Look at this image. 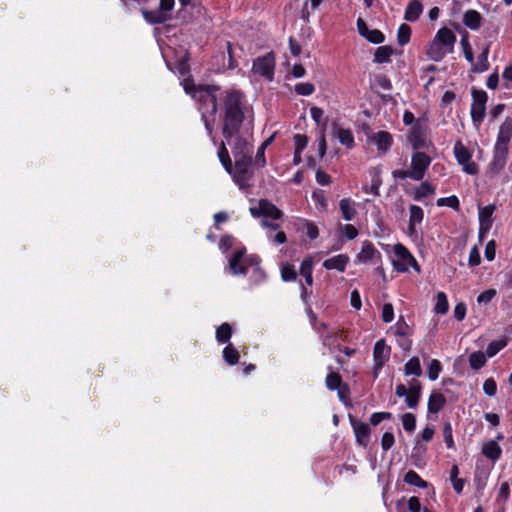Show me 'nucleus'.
Masks as SVG:
<instances>
[{
  "instance_id": "4c0bfd02",
  "label": "nucleus",
  "mask_w": 512,
  "mask_h": 512,
  "mask_svg": "<svg viewBox=\"0 0 512 512\" xmlns=\"http://www.w3.org/2000/svg\"><path fill=\"white\" fill-rule=\"evenodd\" d=\"M232 335V328L228 323H223L216 330V339L219 343H226Z\"/></svg>"
},
{
  "instance_id": "774afa93",
  "label": "nucleus",
  "mask_w": 512,
  "mask_h": 512,
  "mask_svg": "<svg viewBox=\"0 0 512 512\" xmlns=\"http://www.w3.org/2000/svg\"><path fill=\"white\" fill-rule=\"evenodd\" d=\"M350 303L353 308L360 310L362 307V301L360 293L357 290H353L350 294Z\"/></svg>"
},
{
  "instance_id": "6e6d98bb",
  "label": "nucleus",
  "mask_w": 512,
  "mask_h": 512,
  "mask_svg": "<svg viewBox=\"0 0 512 512\" xmlns=\"http://www.w3.org/2000/svg\"><path fill=\"white\" fill-rule=\"evenodd\" d=\"M483 391L489 397L494 396L497 391V384L495 380L492 378L486 379L483 383Z\"/></svg>"
},
{
  "instance_id": "6e6552de",
  "label": "nucleus",
  "mask_w": 512,
  "mask_h": 512,
  "mask_svg": "<svg viewBox=\"0 0 512 512\" xmlns=\"http://www.w3.org/2000/svg\"><path fill=\"white\" fill-rule=\"evenodd\" d=\"M174 5L175 0H160L158 9L151 11L142 9V15L150 24L163 23L171 18Z\"/></svg>"
},
{
  "instance_id": "393cba45",
  "label": "nucleus",
  "mask_w": 512,
  "mask_h": 512,
  "mask_svg": "<svg viewBox=\"0 0 512 512\" xmlns=\"http://www.w3.org/2000/svg\"><path fill=\"white\" fill-rule=\"evenodd\" d=\"M422 12H423L422 4L419 1L414 0V1H411L407 5V7L405 9L404 18L406 21L414 22L420 17Z\"/></svg>"
},
{
  "instance_id": "7c9ffc66",
  "label": "nucleus",
  "mask_w": 512,
  "mask_h": 512,
  "mask_svg": "<svg viewBox=\"0 0 512 512\" xmlns=\"http://www.w3.org/2000/svg\"><path fill=\"white\" fill-rule=\"evenodd\" d=\"M420 397V386L415 383L409 388L405 396V402L409 408H415L418 405Z\"/></svg>"
},
{
  "instance_id": "2f4dec72",
  "label": "nucleus",
  "mask_w": 512,
  "mask_h": 512,
  "mask_svg": "<svg viewBox=\"0 0 512 512\" xmlns=\"http://www.w3.org/2000/svg\"><path fill=\"white\" fill-rule=\"evenodd\" d=\"M490 46L489 44H485L482 48L481 54L478 57V62L474 65L473 70L476 72H483L488 69V54H489Z\"/></svg>"
},
{
  "instance_id": "ea45409f",
  "label": "nucleus",
  "mask_w": 512,
  "mask_h": 512,
  "mask_svg": "<svg viewBox=\"0 0 512 512\" xmlns=\"http://www.w3.org/2000/svg\"><path fill=\"white\" fill-rule=\"evenodd\" d=\"M223 358L228 364L234 365L238 363L239 353L231 344H229L223 350Z\"/></svg>"
},
{
  "instance_id": "c85d7f7f",
  "label": "nucleus",
  "mask_w": 512,
  "mask_h": 512,
  "mask_svg": "<svg viewBox=\"0 0 512 512\" xmlns=\"http://www.w3.org/2000/svg\"><path fill=\"white\" fill-rule=\"evenodd\" d=\"M325 383H326V387L329 390L338 389V396H339L340 400L344 399V394L341 389V377L339 374L334 373V372L329 373L326 377Z\"/></svg>"
},
{
  "instance_id": "49530a36",
  "label": "nucleus",
  "mask_w": 512,
  "mask_h": 512,
  "mask_svg": "<svg viewBox=\"0 0 512 512\" xmlns=\"http://www.w3.org/2000/svg\"><path fill=\"white\" fill-rule=\"evenodd\" d=\"M507 345L506 340H496L488 344L486 349L487 357L495 356L500 350H502Z\"/></svg>"
},
{
  "instance_id": "b1692460",
  "label": "nucleus",
  "mask_w": 512,
  "mask_h": 512,
  "mask_svg": "<svg viewBox=\"0 0 512 512\" xmlns=\"http://www.w3.org/2000/svg\"><path fill=\"white\" fill-rule=\"evenodd\" d=\"M334 135L338 138L339 142L348 149L354 147V136L350 129H344L339 126L333 127Z\"/></svg>"
},
{
  "instance_id": "39448f33",
  "label": "nucleus",
  "mask_w": 512,
  "mask_h": 512,
  "mask_svg": "<svg viewBox=\"0 0 512 512\" xmlns=\"http://www.w3.org/2000/svg\"><path fill=\"white\" fill-rule=\"evenodd\" d=\"M225 113L226 117L224 129L229 131L230 128L233 130L239 128L243 119L241 94L239 92L232 91L227 94L225 101Z\"/></svg>"
},
{
  "instance_id": "69168bd1",
  "label": "nucleus",
  "mask_w": 512,
  "mask_h": 512,
  "mask_svg": "<svg viewBox=\"0 0 512 512\" xmlns=\"http://www.w3.org/2000/svg\"><path fill=\"white\" fill-rule=\"evenodd\" d=\"M394 441V435L390 432H385L381 439L382 448L385 451L389 450L393 446Z\"/></svg>"
},
{
  "instance_id": "8fccbe9b",
  "label": "nucleus",
  "mask_w": 512,
  "mask_h": 512,
  "mask_svg": "<svg viewBox=\"0 0 512 512\" xmlns=\"http://www.w3.org/2000/svg\"><path fill=\"white\" fill-rule=\"evenodd\" d=\"M297 273L294 267L290 264H283L281 267V278L283 281H294L296 279Z\"/></svg>"
},
{
  "instance_id": "f8f14e48",
  "label": "nucleus",
  "mask_w": 512,
  "mask_h": 512,
  "mask_svg": "<svg viewBox=\"0 0 512 512\" xmlns=\"http://www.w3.org/2000/svg\"><path fill=\"white\" fill-rule=\"evenodd\" d=\"M252 70L255 74L264 77L268 81H272L275 70V57L273 53H267L256 58L253 62Z\"/></svg>"
},
{
  "instance_id": "c03bdc74",
  "label": "nucleus",
  "mask_w": 512,
  "mask_h": 512,
  "mask_svg": "<svg viewBox=\"0 0 512 512\" xmlns=\"http://www.w3.org/2000/svg\"><path fill=\"white\" fill-rule=\"evenodd\" d=\"M323 0H306L302 8V18L308 19L312 11L319 8Z\"/></svg>"
},
{
  "instance_id": "0e129e2a",
  "label": "nucleus",
  "mask_w": 512,
  "mask_h": 512,
  "mask_svg": "<svg viewBox=\"0 0 512 512\" xmlns=\"http://www.w3.org/2000/svg\"><path fill=\"white\" fill-rule=\"evenodd\" d=\"M390 418H391V413H389V412H376L371 415L370 422L372 425L376 426L383 420L390 419Z\"/></svg>"
},
{
  "instance_id": "a18cd8bd",
  "label": "nucleus",
  "mask_w": 512,
  "mask_h": 512,
  "mask_svg": "<svg viewBox=\"0 0 512 512\" xmlns=\"http://www.w3.org/2000/svg\"><path fill=\"white\" fill-rule=\"evenodd\" d=\"M411 37V28L407 24H401L397 31V40L400 45H406Z\"/></svg>"
},
{
  "instance_id": "338daca9",
  "label": "nucleus",
  "mask_w": 512,
  "mask_h": 512,
  "mask_svg": "<svg viewBox=\"0 0 512 512\" xmlns=\"http://www.w3.org/2000/svg\"><path fill=\"white\" fill-rule=\"evenodd\" d=\"M313 271V262L311 258L305 259L300 266V274L304 277L306 275L312 274Z\"/></svg>"
},
{
  "instance_id": "37998d69",
  "label": "nucleus",
  "mask_w": 512,
  "mask_h": 512,
  "mask_svg": "<svg viewBox=\"0 0 512 512\" xmlns=\"http://www.w3.org/2000/svg\"><path fill=\"white\" fill-rule=\"evenodd\" d=\"M458 474H459L458 466L453 465L451 468V471H450V479H451L452 486H453L454 490L457 493H460L463 490L464 482L462 479L458 478Z\"/></svg>"
},
{
  "instance_id": "bb28decb",
  "label": "nucleus",
  "mask_w": 512,
  "mask_h": 512,
  "mask_svg": "<svg viewBox=\"0 0 512 512\" xmlns=\"http://www.w3.org/2000/svg\"><path fill=\"white\" fill-rule=\"evenodd\" d=\"M482 453L492 461L500 458L502 450L496 441L490 440L483 444Z\"/></svg>"
},
{
  "instance_id": "680f3d73",
  "label": "nucleus",
  "mask_w": 512,
  "mask_h": 512,
  "mask_svg": "<svg viewBox=\"0 0 512 512\" xmlns=\"http://www.w3.org/2000/svg\"><path fill=\"white\" fill-rule=\"evenodd\" d=\"M366 39L371 43L380 44L384 41V35L379 30L373 29L366 34Z\"/></svg>"
},
{
  "instance_id": "9b49d317",
  "label": "nucleus",
  "mask_w": 512,
  "mask_h": 512,
  "mask_svg": "<svg viewBox=\"0 0 512 512\" xmlns=\"http://www.w3.org/2000/svg\"><path fill=\"white\" fill-rule=\"evenodd\" d=\"M427 119L425 117L416 120L409 136L414 149L428 148L431 142L427 139Z\"/></svg>"
},
{
  "instance_id": "3c124183",
  "label": "nucleus",
  "mask_w": 512,
  "mask_h": 512,
  "mask_svg": "<svg viewBox=\"0 0 512 512\" xmlns=\"http://www.w3.org/2000/svg\"><path fill=\"white\" fill-rule=\"evenodd\" d=\"M315 91V87L312 83L302 82L295 85V92L298 95L309 96L313 94Z\"/></svg>"
},
{
  "instance_id": "cd10ccee",
  "label": "nucleus",
  "mask_w": 512,
  "mask_h": 512,
  "mask_svg": "<svg viewBox=\"0 0 512 512\" xmlns=\"http://www.w3.org/2000/svg\"><path fill=\"white\" fill-rule=\"evenodd\" d=\"M445 403V397L439 392H434L430 395L428 400V411L430 413H438Z\"/></svg>"
},
{
  "instance_id": "f03ea898",
  "label": "nucleus",
  "mask_w": 512,
  "mask_h": 512,
  "mask_svg": "<svg viewBox=\"0 0 512 512\" xmlns=\"http://www.w3.org/2000/svg\"><path fill=\"white\" fill-rule=\"evenodd\" d=\"M249 211L254 218H263L261 225L267 230L269 240L276 244L286 242V235L283 231H278L274 236L272 235L273 231L278 230L279 225L269 222L268 219L277 220L282 215L281 211L274 204L267 200H260L255 206L250 207Z\"/></svg>"
},
{
  "instance_id": "4468645a",
  "label": "nucleus",
  "mask_w": 512,
  "mask_h": 512,
  "mask_svg": "<svg viewBox=\"0 0 512 512\" xmlns=\"http://www.w3.org/2000/svg\"><path fill=\"white\" fill-rule=\"evenodd\" d=\"M381 261V253L375 246L369 242L364 241L361 245L360 251L355 257L356 264H377Z\"/></svg>"
},
{
  "instance_id": "9d476101",
  "label": "nucleus",
  "mask_w": 512,
  "mask_h": 512,
  "mask_svg": "<svg viewBox=\"0 0 512 512\" xmlns=\"http://www.w3.org/2000/svg\"><path fill=\"white\" fill-rule=\"evenodd\" d=\"M471 104V118L476 129H479L486 111L487 94L483 90H473Z\"/></svg>"
},
{
  "instance_id": "c9c22d12",
  "label": "nucleus",
  "mask_w": 512,
  "mask_h": 512,
  "mask_svg": "<svg viewBox=\"0 0 512 512\" xmlns=\"http://www.w3.org/2000/svg\"><path fill=\"white\" fill-rule=\"evenodd\" d=\"M392 54H393V49L391 47L380 46L375 51L374 61L377 63L388 62Z\"/></svg>"
},
{
  "instance_id": "58836bf2",
  "label": "nucleus",
  "mask_w": 512,
  "mask_h": 512,
  "mask_svg": "<svg viewBox=\"0 0 512 512\" xmlns=\"http://www.w3.org/2000/svg\"><path fill=\"white\" fill-rule=\"evenodd\" d=\"M486 356H487L486 354H484L483 352H480V351L473 352L469 356V364H470L471 368L474 370H478V369L482 368L485 365Z\"/></svg>"
},
{
  "instance_id": "052dcab7",
  "label": "nucleus",
  "mask_w": 512,
  "mask_h": 512,
  "mask_svg": "<svg viewBox=\"0 0 512 512\" xmlns=\"http://www.w3.org/2000/svg\"><path fill=\"white\" fill-rule=\"evenodd\" d=\"M496 296V290L488 289L482 293H480L477 297V302L479 304H487Z\"/></svg>"
},
{
  "instance_id": "e2e57ef3",
  "label": "nucleus",
  "mask_w": 512,
  "mask_h": 512,
  "mask_svg": "<svg viewBox=\"0 0 512 512\" xmlns=\"http://www.w3.org/2000/svg\"><path fill=\"white\" fill-rule=\"evenodd\" d=\"M341 232L349 240L356 238L358 235V230L351 224L343 225Z\"/></svg>"
},
{
  "instance_id": "f3484780",
  "label": "nucleus",
  "mask_w": 512,
  "mask_h": 512,
  "mask_svg": "<svg viewBox=\"0 0 512 512\" xmlns=\"http://www.w3.org/2000/svg\"><path fill=\"white\" fill-rule=\"evenodd\" d=\"M495 211L494 205H487L484 207L479 206L478 219H479V233L481 236L486 234L493 223V213Z\"/></svg>"
},
{
  "instance_id": "473e14b6",
  "label": "nucleus",
  "mask_w": 512,
  "mask_h": 512,
  "mask_svg": "<svg viewBox=\"0 0 512 512\" xmlns=\"http://www.w3.org/2000/svg\"><path fill=\"white\" fill-rule=\"evenodd\" d=\"M339 206H340L342 216L346 221H350L354 218L356 211H355L354 207L352 206V202L350 199L344 198V199L340 200Z\"/></svg>"
},
{
  "instance_id": "bf43d9fd",
  "label": "nucleus",
  "mask_w": 512,
  "mask_h": 512,
  "mask_svg": "<svg viewBox=\"0 0 512 512\" xmlns=\"http://www.w3.org/2000/svg\"><path fill=\"white\" fill-rule=\"evenodd\" d=\"M509 496H510V486H509L508 482H503L499 488L497 501L501 502V503H505L507 501V499L509 498Z\"/></svg>"
},
{
  "instance_id": "a19ab883",
  "label": "nucleus",
  "mask_w": 512,
  "mask_h": 512,
  "mask_svg": "<svg viewBox=\"0 0 512 512\" xmlns=\"http://www.w3.org/2000/svg\"><path fill=\"white\" fill-rule=\"evenodd\" d=\"M434 193V187L428 182L422 183L414 192L415 200H422L423 198L432 195Z\"/></svg>"
},
{
  "instance_id": "09e8293b",
  "label": "nucleus",
  "mask_w": 512,
  "mask_h": 512,
  "mask_svg": "<svg viewBox=\"0 0 512 512\" xmlns=\"http://www.w3.org/2000/svg\"><path fill=\"white\" fill-rule=\"evenodd\" d=\"M312 198L319 210H321V211L327 210V206H328L327 199H326L323 191H321V190L314 191L312 194Z\"/></svg>"
},
{
  "instance_id": "aec40b11",
  "label": "nucleus",
  "mask_w": 512,
  "mask_h": 512,
  "mask_svg": "<svg viewBox=\"0 0 512 512\" xmlns=\"http://www.w3.org/2000/svg\"><path fill=\"white\" fill-rule=\"evenodd\" d=\"M349 261L350 257L347 254H338L326 259L323 262V267L327 270H336L338 272H344Z\"/></svg>"
},
{
  "instance_id": "7ed1b4c3",
  "label": "nucleus",
  "mask_w": 512,
  "mask_h": 512,
  "mask_svg": "<svg viewBox=\"0 0 512 512\" xmlns=\"http://www.w3.org/2000/svg\"><path fill=\"white\" fill-rule=\"evenodd\" d=\"M218 157L225 170L232 176L234 182L240 189L249 187V181L253 177L252 158L236 160L235 166H232L228 150L222 144L218 151Z\"/></svg>"
},
{
  "instance_id": "4be33fe9",
  "label": "nucleus",
  "mask_w": 512,
  "mask_h": 512,
  "mask_svg": "<svg viewBox=\"0 0 512 512\" xmlns=\"http://www.w3.org/2000/svg\"><path fill=\"white\" fill-rule=\"evenodd\" d=\"M508 149L494 147V156L490 164V171L493 174L501 172L506 165Z\"/></svg>"
},
{
  "instance_id": "0eeeda50",
  "label": "nucleus",
  "mask_w": 512,
  "mask_h": 512,
  "mask_svg": "<svg viewBox=\"0 0 512 512\" xmlns=\"http://www.w3.org/2000/svg\"><path fill=\"white\" fill-rule=\"evenodd\" d=\"M394 257L392 259V265L398 272H406L409 267L415 268L419 271V266L412 256V254L402 244H396L393 246Z\"/></svg>"
},
{
  "instance_id": "1a4fd4ad",
  "label": "nucleus",
  "mask_w": 512,
  "mask_h": 512,
  "mask_svg": "<svg viewBox=\"0 0 512 512\" xmlns=\"http://www.w3.org/2000/svg\"><path fill=\"white\" fill-rule=\"evenodd\" d=\"M251 266L254 270H259L256 259L252 256H246L244 249L237 251L229 260V269L234 275L247 273Z\"/></svg>"
},
{
  "instance_id": "864d4df0",
  "label": "nucleus",
  "mask_w": 512,
  "mask_h": 512,
  "mask_svg": "<svg viewBox=\"0 0 512 512\" xmlns=\"http://www.w3.org/2000/svg\"><path fill=\"white\" fill-rule=\"evenodd\" d=\"M460 44L462 46V50H463L466 60L473 64L474 56H473L472 48L469 44L467 37H463L460 41Z\"/></svg>"
},
{
  "instance_id": "5701e85b",
  "label": "nucleus",
  "mask_w": 512,
  "mask_h": 512,
  "mask_svg": "<svg viewBox=\"0 0 512 512\" xmlns=\"http://www.w3.org/2000/svg\"><path fill=\"white\" fill-rule=\"evenodd\" d=\"M424 212L421 207L417 205H411L409 207V225L408 232L409 235L416 234V226L423 221Z\"/></svg>"
},
{
  "instance_id": "423d86ee",
  "label": "nucleus",
  "mask_w": 512,
  "mask_h": 512,
  "mask_svg": "<svg viewBox=\"0 0 512 512\" xmlns=\"http://www.w3.org/2000/svg\"><path fill=\"white\" fill-rule=\"evenodd\" d=\"M227 145L231 147L234 161L252 158V147L248 141L238 135V128L223 130Z\"/></svg>"
},
{
  "instance_id": "e433bc0d",
  "label": "nucleus",
  "mask_w": 512,
  "mask_h": 512,
  "mask_svg": "<svg viewBox=\"0 0 512 512\" xmlns=\"http://www.w3.org/2000/svg\"><path fill=\"white\" fill-rule=\"evenodd\" d=\"M442 371V365L439 360L432 359L427 364V374L428 378L431 381H435L438 379L440 373Z\"/></svg>"
},
{
  "instance_id": "ddd939ff",
  "label": "nucleus",
  "mask_w": 512,
  "mask_h": 512,
  "mask_svg": "<svg viewBox=\"0 0 512 512\" xmlns=\"http://www.w3.org/2000/svg\"><path fill=\"white\" fill-rule=\"evenodd\" d=\"M431 164V158L422 152H415L411 158V179L420 181Z\"/></svg>"
},
{
  "instance_id": "2eb2a0df",
  "label": "nucleus",
  "mask_w": 512,
  "mask_h": 512,
  "mask_svg": "<svg viewBox=\"0 0 512 512\" xmlns=\"http://www.w3.org/2000/svg\"><path fill=\"white\" fill-rule=\"evenodd\" d=\"M454 154L458 161V163L462 166L464 172L470 175H475L478 173V166L471 160V154L469 151L462 145V143L457 142L454 146Z\"/></svg>"
},
{
  "instance_id": "72a5a7b5",
  "label": "nucleus",
  "mask_w": 512,
  "mask_h": 512,
  "mask_svg": "<svg viewBox=\"0 0 512 512\" xmlns=\"http://www.w3.org/2000/svg\"><path fill=\"white\" fill-rule=\"evenodd\" d=\"M449 308L448 299L444 292H438L435 297L434 312L438 314L447 313Z\"/></svg>"
},
{
  "instance_id": "5fc2aeb1",
  "label": "nucleus",
  "mask_w": 512,
  "mask_h": 512,
  "mask_svg": "<svg viewBox=\"0 0 512 512\" xmlns=\"http://www.w3.org/2000/svg\"><path fill=\"white\" fill-rule=\"evenodd\" d=\"M438 206H449L453 209L457 210L459 209V200L456 196H450L445 198H440L437 201Z\"/></svg>"
},
{
  "instance_id": "412c9836",
  "label": "nucleus",
  "mask_w": 512,
  "mask_h": 512,
  "mask_svg": "<svg viewBox=\"0 0 512 512\" xmlns=\"http://www.w3.org/2000/svg\"><path fill=\"white\" fill-rule=\"evenodd\" d=\"M351 425L353 427L357 443L362 446H366L369 442L370 436V428L368 424L351 419Z\"/></svg>"
},
{
  "instance_id": "20e7f679",
  "label": "nucleus",
  "mask_w": 512,
  "mask_h": 512,
  "mask_svg": "<svg viewBox=\"0 0 512 512\" xmlns=\"http://www.w3.org/2000/svg\"><path fill=\"white\" fill-rule=\"evenodd\" d=\"M456 36L452 30L443 27L439 29L428 46L427 56L429 59L438 62L447 54L453 52Z\"/></svg>"
},
{
  "instance_id": "79ce46f5",
  "label": "nucleus",
  "mask_w": 512,
  "mask_h": 512,
  "mask_svg": "<svg viewBox=\"0 0 512 512\" xmlns=\"http://www.w3.org/2000/svg\"><path fill=\"white\" fill-rule=\"evenodd\" d=\"M404 481L416 487H426V482L420 478V476L413 470L408 471L404 476Z\"/></svg>"
},
{
  "instance_id": "a211bd4d",
  "label": "nucleus",
  "mask_w": 512,
  "mask_h": 512,
  "mask_svg": "<svg viewBox=\"0 0 512 512\" xmlns=\"http://www.w3.org/2000/svg\"><path fill=\"white\" fill-rule=\"evenodd\" d=\"M367 140L381 152H386L392 143L391 135L386 131L371 132L367 134Z\"/></svg>"
},
{
  "instance_id": "c756f323",
  "label": "nucleus",
  "mask_w": 512,
  "mask_h": 512,
  "mask_svg": "<svg viewBox=\"0 0 512 512\" xmlns=\"http://www.w3.org/2000/svg\"><path fill=\"white\" fill-rule=\"evenodd\" d=\"M463 22L468 28L476 30L480 27L481 15L475 10H469L464 14Z\"/></svg>"
},
{
  "instance_id": "603ef678",
  "label": "nucleus",
  "mask_w": 512,
  "mask_h": 512,
  "mask_svg": "<svg viewBox=\"0 0 512 512\" xmlns=\"http://www.w3.org/2000/svg\"><path fill=\"white\" fill-rule=\"evenodd\" d=\"M403 428L408 432H413L416 428V418L412 413H405L402 415Z\"/></svg>"
},
{
  "instance_id": "13d9d810",
  "label": "nucleus",
  "mask_w": 512,
  "mask_h": 512,
  "mask_svg": "<svg viewBox=\"0 0 512 512\" xmlns=\"http://www.w3.org/2000/svg\"><path fill=\"white\" fill-rule=\"evenodd\" d=\"M294 144H295V151L302 152L307 144H308V138L305 135L296 134L293 137Z\"/></svg>"
},
{
  "instance_id": "4d7b16f0",
  "label": "nucleus",
  "mask_w": 512,
  "mask_h": 512,
  "mask_svg": "<svg viewBox=\"0 0 512 512\" xmlns=\"http://www.w3.org/2000/svg\"><path fill=\"white\" fill-rule=\"evenodd\" d=\"M381 317H382V320L385 323H390V322L393 321V319H394V308H393L392 304L386 303V304L383 305Z\"/></svg>"
},
{
  "instance_id": "a878e982",
  "label": "nucleus",
  "mask_w": 512,
  "mask_h": 512,
  "mask_svg": "<svg viewBox=\"0 0 512 512\" xmlns=\"http://www.w3.org/2000/svg\"><path fill=\"white\" fill-rule=\"evenodd\" d=\"M370 174L372 177L371 184L369 186L363 187V190L366 193L372 194L373 196H378L379 188L382 184V179L380 177V171L377 168H373L370 170Z\"/></svg>"
},
{
  "instance_id": "6ab92c4d",
  "label": "nucleus",
  "mask_w": 512,
  "mask_h": 512,
  "mask_svg": "<svg viewBox=\"0 0 512 512\" xmlns=\"http://www.w3.org/2000/svg\"><path fill=\"white\" fill-rule=\"evenodd\" d=\"M511 137H512V119L507 118L500 126L497 140L495 143V147L502 148V149H508L507 146H508V143H509Z\"/></svg>"
},
{
  "instance_id": "f257e3e1",
  "label": "nucleus",
  "mask_w": 512,
  "mask_h": 512,
  "mask_svg": "<svg viewBox=\"0 0 512 512\" xmlns=\"http://www.w3.org/2000/svg\"><path fill=\"white\" fill-rule=\"evenodd\" d=\"M182 86L187 94L191 95L192 98L200 103L199 109L202 113L206 129L210 132L211 129L206 117L207 115H214L217 111L216 92L219 89L215 86H196L189 78H184L182 80Z\"/></svg>"
},
{
  "instance_id": "de8ad7c7",
  "label": "nucleus",
  "mask_w": 512,
  "mask_h": 512,
  "mask_svg": "<svg viewBox=\"0 0 512 512\" xmlns=\"http://www.w3.org/2000/svg\"><path fill=\"white\" fill-rule=\"evenodd\" d=\"M391 329L394 331V334L398 337H406L411 333L410 326L405 321L402 320H399Z\"/></svg>"
},
{
  "instance_id": "f704fd0d",
  "label": "nucleus",
  "mask_w": 512,
  "mask_h": 512,
  "mask_svg": "<svg viewBox=\"0 0 512 512\" xmlns=\"http://www.w3.org/2000/svg\"><path fill=\"white\" fill-rule=\"evenodd\" d=\"M404 373L406 375L420 376L421 365L418 357H412L404 366Z\"/></svg>"
},
{
  "instance_id": "dca6fc26",
  "label": "nucleus",
  "mask_w": 512,
  "mask_h": 512,
  "mask_svg": "<svg viewBox=\"0 0 512 512\" xmlns=\"http://www.w3.org/2000/svg\"><path fill=\"white\" fill-rule=\"evenodd\" d=\"M390 347L386 345L383 339L378 340L373 349L374 369L375 371L382 368L384 363L389 359Z\"/></svg>"
}]
</instances>
